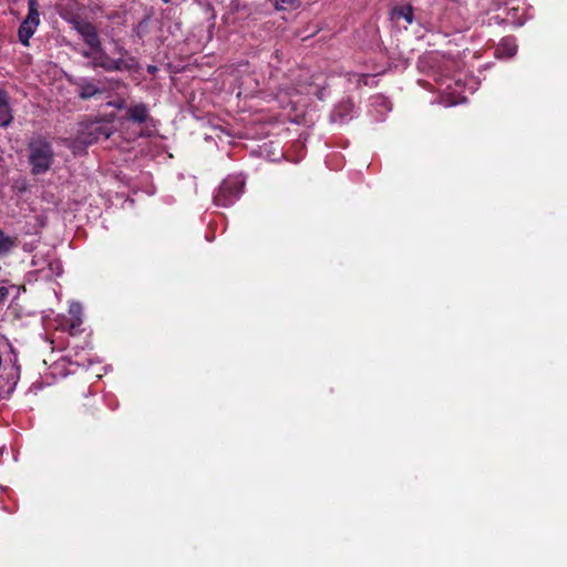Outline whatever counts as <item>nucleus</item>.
Listing matches in <instances>:
<instances>
[{"label": "nucleus", "mask_w": 567, "mask_h": 567, "mask_svg": "<svg viewBox=\"0 0 567 567\" xmlns=\"http://www.w3.org/2000/svg\"><path fill=\"white\" fill-rule=\"evenodd\" d=\"M28 158L32 175H41L51 169L54 151L51 142L43 136L32 138L28 144Z\"/></svg>", "instance_id": "f257e3e1"}, {"label": "nucleus", "mask_w": 567, "mask_h": 567, "mask_svg": "<svg viewBox=\"0 0 567 567\" xmlns=\"http://www.w3.org/2000/svg\"><path fill=\"white\" fill-rule=\"evenodd\" d=\"M245 188V182L239 176H228L220 184L214 203L220 207H229L236 203Z\"/></svg>", "instance_id": "f03ea898"}, {"label": "nucleus", "mask_w": 567, "mask_h": 567, "mask_svg": "<svg viewBox=\"0 0 567 567\" xmlns=\"http://www.w3.org/2000/svg\"><path fill=\"white\" fill-rule=\"evenodd\" d=\"M97 52L99 55L94 56L92 61L94 68H101L106 72L137 71L138 69V62L134 56H130L126 60L112 59L102 49Z\"/></svg>", "instance_id": "7ed1b4c3"}, {"label": "nucleus", "mask_w": 567, "mask_h": 567, "mask_svg": "<svg viewBox=\"0 0 567 567\" xmlns=\"http://www.w3.org/2000/svg\"><path fill=\"white\" fill-rule=\"evenodd\" d=\"M70 23L72 28L82 37L84 43L93 51H101L102 42L97 28L90 21L81 17L72 18Z\"/></svg>", "instance_id": "20e7f679"}, {"label": "nucleus", "mask_w": 567, "mask_h": 567, "mask_svg": "<svg viewBox=\"0 0 567 567\" xmlns=\"http://www.w3.org/2000/svg\"><path fill=\"white\" fill-rule=\"evenodd\" d=\"M101 81L81 79L76 82L78 96L81 100H90L101 96L105 92V86H101Z\"/></svg>", "instance_id": "39448f33"}, {"label": "nucleus", "mask_w": 567, "mask_h": 567, "mask_svg": "<svg viewBox=\"0 0 567 567\" xmlns=\"http://www.w3.org/2000/svg\"><path fill=\"white\" fill-rule=\"evenodd\" d=\"M125 118L136 124L145 123L150 118L148 106L145 103L130 105L126 109Z\"/></svg>", "instance_id": "423d86ee"}, {"label": "nucleus", "mask_w": 567, "mask_h": 567, "mask_svg": "<svg viewBox=\"0 0 567 567\" xmlns=\"http://www.w3.org/2000/svg\"><path fill=\"white\" fill-rule=\"evenodd\" d=\"M18 245L19 239L17 236L8 235L0 228V259L10 256Z\"/></svg>", "instance_id": "0eeeda50"}, {"label": "nucleus", "mask_w": 567, "mask_h": 567, "mask_svg": "<svg viewBox=\"0 0 567 567\" xmlns=\"http://www.w3.org/2000/svg\"><path fill=\"white\" fill-rule=\"evenodd\" d=\"M38 27H34L32 24H28V22H21L18 29V38L19 41L25 45L29 47L30 39L33 37L35 30Z\"/></svg>", "instance_id": "6e6552de"}, {"label": "nucleus", "mask_w": 567, "mask_h": 567, "mask_svg": "<svg viewBox=\"0 0 567 567\" xmlns=\"http://www.w3.org/2000/svg\"><path fill=\"white\" fill-rule=\"evenodd\" d=\"M38 8V0H28V14L22 22H28V24L38 27L40 24V14Z\"/></svg>", "instance_id": "1a4fd4ad"}, {"label": "nucleus", "mask_w": 567, "mask_h": 567, "mask_svg": "<svg viewBox=\"0 0 567 567\" xmlns=\"http://www.w3.org/2000/svg\"><path fill=\"white\" fill-rule=\"evenodd\" d=\"M89 135H92V137L91 138H83V142L87 143V144H91V143L97 141L101 136L104 140H107L110 137L111 133H110L107 127L97 124V125H93V126L90 127Z\"/></svg>", "instance_id": "9d476101"}, {"label": "nucleus", "mask_w": 567, "mask_h": 567, "mask_svg": "<svg viewBox=\"0 0 567 567\" xmlns=\"http://www.w3.org/2000/svg\"><path fill=\"white\" fill-rule=\"evenodd\" d=\"M352 110V104L347 102H341L339 105L334 109L332 113L333 120H339L340 122H344L350 117V112Z\"/></svg>", "instance_id": "9b49d317"}, {"label": "nucleus", "mask_w": 567, "mask_h": 567, "mask_svg": "<svg viewBox=\"0 0 567 567\" xmlns=\"http://www.w3.org/2000/svg\"><path fill=\"white\" fill-rule=\"evenodd\" d=\"M392 16L398 19H404L408 23L413 22V8L410 4L395 7Z\"/></svg>", "instance_id": "f8f14e48"}, {"label": "nucleus", "mask_w": 567, "mask_h": 567, "mask_svg": "<svg viewBox=\"0 0 567 567\" xmlns=\"http://www.w3.org/2000/svg\"><path fill=\"white\" fill-rule=\"evenodd\" d=\"M13 121V113L10 104L0 106V127H8Z\"/></svg>", "instance_id": "ddd939ff"}, {"label": "nucleus", "mask_w": 567, "mask_h": 567, "mask_svg": "<svg viewBox=\"0 0 567 567\" xmlns=\"http://www.w3.org/2000/svg\"><path fill=\"white\" fill-rule=\"evenodd\" d=\"M151 16L146 14L133 29L134 34L138 39H143L145 34L148 32Z\"/></svg>", "instance_id": "4468645a"}, {"label": "nucleus", "mask_w": 567, "mask_h": 567, "mask_svg": "<svg viewBox=\"0 0 567 567\" xmlns=\"http://www.w3.org/2000/svg\"><path fill=\"white\" fill-rule=\"evenodd\" d=\"M497 51H503L507 56H513L516 53V45L512 39L505 38L502 40Z\"/></svg>", "instance_id": "2eb2a0df"}, {"label": "nucleus", "mask_w": 567, "mask_h": 567, "mask_svg": "<svg viewBox=\"0 0 567 567\" xmlns=\"http://www.w3.org/2000/svg\"><path fill=\"white\" fill-rule=\"evenodd\" d=\"M276 8L279 10H286L287 8L296 7L298 0H275Z\"/></svg>", "instance_id": "dca6fc26"}, {"label": "nucleus", "mask_w": 567, "mask_h": 567, "mask_svg": "<svg viewBox=\"0 0 567 567\" xmlns=\"http://www.w3.org/2000/svg\"><path fill=\"white\" fill-rule=\"evenodd\" d=\"M9 94L6 90L3 89H0V106H4L7 104H9Z\"/></svg>", "instance_id": "f3484780"}, {"label": "nucleus", "mask_w": 567, "mask_h": 567, "mask_svg": "<svg viewBox=\"0 0 567 567\" xmlns=\"http://www.w3.org/2000/svg\"><path fill=\"white\" fill-rule=\"evenodd\" d=\"M9 297V289L4 286L0 287V306H2Z\"/></svg>", "instance_id": "a211bd4d"}, {"label": "nucleus", "mask_w": 567, "mask_h": 567, "mask_svg": "<svg viewBox=\"0 0 567 567\" xmlns=\"http://www.w3.org/2000/svg\"><path fill=\"white\" fill-rule=\"evenodd\" d=\"M114 106L117 109V110H126L128 106H126V103L124 100H120L117 102L114 103Z\"/></svg>", "instance_id": "6ab92c4d"}, {"label": "nucleus", "mask_w": 567, "mask_h": 567, "mask_svg": "<svg viewBox=\"0 0 567 567\" xmlns=\"http://www.w3.org/2000/svg\"><path fill=\"white\" fill-rule=\"evenodd\" d=\"M81 324V319L76 318L74 322H72L71 328L74 329L75 327H79Z\"/></svg>", "instance_id": "aec40b11"}, {"label": "nucleus", "mask_w": 567, "mask_h": 567, "mask_svg": "<svg viewBox=\"0 0 567 567\" xmlns=\"http://www.w3.org/2000/svg\"><path fill=\"white\" fill-rule=\"evenodd\" d=\"M147 71H148V73L154 74L157 71V68L153 66V65H148Z\"/></svg>", "instance_id": "412c9836"}, {"label": "nucleus", "mask_w": 567, "mask_h": 567, "mask_svg": "<svg viewBox=\"0 0 567 567\" xmlns=\"http://www.w3.org/2000/svg\"><path fill=\"white\" fill-rule=\"evenodd\" d=\"M114 83L116 86H120L121 84H123L120 80H115Z\"/></svg>", "instance_id": "4be33fe9"}, {"label": "nucleus", "mask_w": 567, "mask_h": 567, "mask_svg": "<svg viewBox=\"0 0 567 567\" xmlns=\"http://www.w3.org/2000/svg\"><path fill=\"white\" fill-rule=\"evenodd\" d=\"M83 56L89 58L90 53L89 52H83Z\"/></svg>", "instance_id": "5701e85b"}, {"label": "nucleus", "mask_w": 567, "mask_h": 567, "mask_svg": "<svg viewBox=\"0 0 567 567\" xmlns=\"http://www.w3.org/2000/svg\"><path fill=\"white\" fill-rule=\"evenodd\" d=\"M120 53H126L125 49H120Z\"/></svg>", "instance_id": "b1692460"}, {"label": "nucleus", "mask_w": 567, "mask_h": 567, "mask_svg": "<svg viewBox=\"0 0 567 567\" xmlns=\"http://www.w3.org/2000/svg\"><path fill=\"white\" fill-rule=\"evenodd\" d=\"M164 3H168L171 2L172 0H162Z\"/></svg>", "instance_id": "393cba45"}]
</instances>
